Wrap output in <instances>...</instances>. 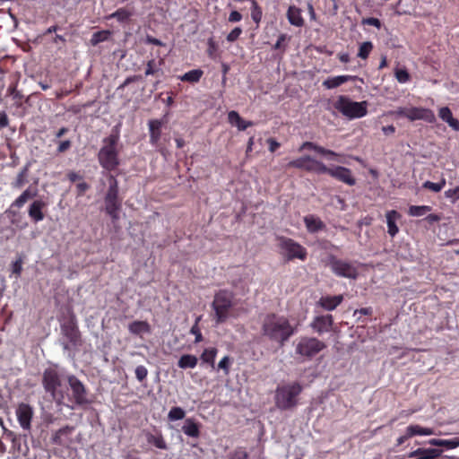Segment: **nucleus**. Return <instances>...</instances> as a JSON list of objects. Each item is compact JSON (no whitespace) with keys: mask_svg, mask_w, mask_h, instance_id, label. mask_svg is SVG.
<instances>
[{"mask_svg":"<svg viewBox=\"0 0 459 459\" xmlns=\"http://www.w3.org/2000/svg\"><path fill=\"white\" fill-rule=\"evenodd\" d=\"M76 187L78 190V195H82L89 189L90 186L86 182H81L77 184Z\"/></svg>","mask_w":459,"mask_h":459,"instance_id":"0e129e2a","label":"nucleus"},{"mask_svg":"<svg viewBox=\"0 0 459 459\" xmlns=\"http://www.w3.org/2000/svg\"><path fill=\"white\" fill-rule=\"evenodd\" d=\"M232 299V293L227 290H221L215 295L212 308L215 312L217 324L225 322L229 317L230 309L233 305Z\"/></svg>","mask_w":459,"mask_h":459,"instance_id":"1a4fd4ad","label":"nucleus"},{"mask_svg":"<svg viewBox=\"0 0 459 459\" xmlns=\"http://www.w3.org/2000/svg\"><path fill=\"white\" fill-rule=\"evenodd\" d=\"M365 23H367L368 25L375 26L377 28H380V26H381L380 21L378 19H377V18H368L365 21Z\"/></svg>","mask_w":459,"mask_h":459,"instance_id":"774afa93","label":"nucleus"},{"mask_svg":"<svg viewBox=\"0 0 459 459\" xmlns=\"http://www.w3.org/2000/svg\"><path fill=\"white\" fill-rule=\"evenodd\" d=\"M267 143L269 144V151L272 152H274L280 147V143L273 138H269Z\"/></svg>","mask_w":459,"mask_h":459,"instance_id":"e2e57ef3","label":"nucleus"},{"mask_svg":"<svg viewBox=\"0 0 459 459\" xmlns=\"http://www.w3.org/2000/svg\"><path fill=\"white\" fill-rule=\"evenodd\" d=\"M329 167L325 165L322 161L313 158L311 171L316 174H328Z\"/></svg>","mask_w":459,"mask_h":459,"instance_id":"ea45409f","label":"nucleus"},{"mask_svg":"<svg viewBox=\"0 0 459 459\" xmlns=\"http://www.w3.org/2000/svg\"><path fill=\"white\" fill-rule=\"evenodd\" d=\"M207 45H208L207 55L211 58H214L215 53H216L217 48H218L217 44L215 43V41L212 39H209L208 42H207Z\"/></svg>","mask_w":459,"mask_h":459,"instance_id":"5fc2aeb1","label":"nucleus"},{"mask_svg":"<svg viewBox=\"0 0 459 459\" xmlns=\"http://www.w3.org/2000/svg\"><path fill=\"white\" fill-rule=\"evenodd\" d=\"M278 247H280L281 254L284 255L287 260L298 258L303 261L307 257L306 248L291 238L279 237Z\"/></svg>","mask_w":459,"mask_h":459,"instance_id":"9b49d317","label":"nucleus"},{"mask_svg":"<svg viewBox=\"0 0 459 459\" xmlns=\"http://www.w3.org/2000/svg\"><path fill=\"white\" fill-rule=\"evenodd\" d=\"M217 355V349L216 348H208L204 351V352L201 355V359L205 362L209 363L212 368H214V360Z\"/></svg>","mask_w":459,"mask_h":459,"instance_id":"4c0bfd02","label":"nucleus"},{"mask_svg":"<svg viewBox=\"0 0 459 459\" xmlns=\"http://www.w3.org/2000/svg\"><path fill=\"white\" fill-rule=\"evenodd\" d=\"M64 335L69 340L70 343L77 346L81 342L80 333L77 327L74 325H67L62 327Z\"/></svg>","mask_w":459,"mask_h":459,"instance_id":"b1692460","label":"nucleus"},{"mask_svg":"<svg viewBox=\"0 0 459 459\" xmlns=\"http://www.w3.org/2000/svg\"><path fill=\"white\" fill-rule=\"evenodd\" d=\"M391 114L397 117H406L411 122L416 120H423L430 124L436 122L434 112L429 108L421 107H399L392 111Z\"/></svg>","mask_w":459,"mask_h":459,"instance_id":"0eeeda50","label":"nucleus"},{"mask_svg":"<svg viewBox=\"0 0 459 459\" xmlns=\"http://www.w3.org/2000/svg\"><path fill=\"white\" fill-rule=\"evenodd\" d=\"M385 218L387 224V232L392 238H394L399 231V229L396 225V221L401 218V215L398 212L392 210L386 212Z\"/></svg>","mask_w":459,"mask_h":459,"instance_id":"aec40b11","label":"nucleus"},{"mask_svg":"<svg viewBox=\"0 0 459 459\" xmlns=\"http://www.w3.org/2000/svg\"><path fill=\"white\" fill-rule=\"evenodd\" d=\"M316 144L315 143H312V142H305L302 143V145L299 147V151H303V150H312V151H315L316 150Z\"/></svg>","mask_w":459,"mask_h":459,"instance_id":"69168bd1","label":"nucleus"},{"mask_svg":"<svg viewBox=\"0 0 459 459\" xmlns=\"http://www.w3.org/2000/svg\"><path fill=\"white\" fill-rule=\"evenodd\" d=\"M242 15L238 11H232L229 15V22H238L241 21Z\"/></svg>","mask_w":459,"mask_h":459,"instance_id":"13d9d810","label":"nucleus"},{"mask_svg":"<svg viewBox=\"0 0 459 459\" xmlns=\"http://www.w3.org/2000/svg\"><path fill=\"white\" fill-rule=\"evenodd\" d=\"M200 320V317H198L195 321V324L191 327L190 333L195 335V342H200L203 340L202 333L198 327V322Z\"/></svg>","mask_w":459,"mask_h":459,"instance_id":"8fccbe9b","label":"nucleus"},{"mask_svg":"<svg viewBox=\"0 0 459 459\" xmlns=\"http://www.w3.org/2000/svg\"><path fill=\"white\" fill-rule=\"evenodd\" d=\"M372 48H373V45L370 41L363 42L359 46L358 56L362 59H366L368 56L370 51L372 50Z\"/></svg>","mask_w":459,"mask_h":459,"instance_id":"37998d69","label":"nucleus"},{"mask_svg":"<svg viewBox=\"0 0 459 459\" xmlns=\"http://www.w3.org/2000/svg\"><path fill=\"white\" fill-rule=\"evenodd\" d=\"M65 381L71 390V394L67 395L70 402L77 406L86 405L91 403L85 385L77 377L74 375H67Z\"/></svg>","mask_w":459,"mask_h":459,"instance_id":"9d476101","label":"nucleus"},{"mask_svg":"<svg viewBox=\"0 0 459 459\" xmlns=\"http://www.w3.org/2000/svg\"><path fill=\"white\" fill-rule=\"evenodd\" d=\"M26 183V178L22 175L18 174L16 179L12 183L13 188H21Z\"/></svg>","mask_w":459,"mask_h":459,"instance_id":"4d7b16f0","label":"nucleus"},{"mask_svg":"<svg viewBox=\"0 0 459 459\" xmlns=\"http://www.w3.org/2000/svg\"><path fill=\"white\" fill-rule=\"evenodd\" d=\"M356 76L352 75H338L333 77H329L323 82V85L326 89H334L347 82L354 81Z\"/></svg>","mask_w":459,"mask_h":459,"instance_id":"5701e85b","label":"nucleus"},{"mask_svg":"<svg viewBox=\"0 0 459 459\" xmlns=\"http://www.w3.org/2000/svg\"><path fill=\"white\" fill-rule=\"evenodd\" d=\"M251 18L252 20L258 24L263 16V12L260 6L258 5L257 2L255 0H251Z\"/></svg>","mask_w":459,"mask_h":459,"instance_id":"58836bf2","label":"nucleus"},{"mask_svg":"<svg viewBox=\"0 0 459 459\" xmlns=\"http://www.w3.org/2000/svg\"><path fill=\"white\" fill-rule=\"evenodd\" d=\"M37 195L36 191H32L30 187L24 190L12 204L13 207L22 208L29 199L33 198Z\"/></svg>","mask_w":459,"mask_h":459,"instance_id":"c756f323","label":"nucleus"},{"mask_svg":"<svg viewBox=\"0 0 459 459\" xmlns=\"http://www.w3.org/2000/svg\"><path fill=\"white\" fill-rule=\"evenodd\" d=\"M241 33L242 29L240 27H236L227 35V40L229 42H234L239 38Z\"/></svg>","mask_w":459,"mask_h":459,"instance_id":"603ef678","label":"nucleus"},{"mask_svg":"<svg viewBox=\"0 0 459 459\" xmlns=\"http://www.w3.org/2000/svg\"><path fill=\"white\" fill-rule=\"evenodd\" d=\"M408 431V436H430L434 433L433 429L430 428H423L420 425H410L406 428Z\"/></svg>","mask_w":459,"mask_h":459,"instance_id":"7c9ffc66","label":"nucleus"},{"mask_svg":"<svg viewBox=\"0 0 459 459\" xmlns=\"http://www.w3.org/2000/svg\"><path fill=\"white\" fill-rule=\"evenodd\" d=\"M294 332V327L283 316L269 314L263 320L262 333L271 341L283 344Z\"/></svg>","mask_w":459,"mask_h":459,"instance_id":"f257e3e1","label":"nucleus"},{"mask_svg":"<svg viewBox=\"0 0 459 459\" xmlns=\"http://www.w3.org/2000/svg\"><path fill=\"white\" fill-rule=\"evenodd\" d=\"M445 195L452 199L453 203L456 202L459 199V186L455 188L446 190Z\"/></svg>","mask_w":459,"mask_h":459,"instance_id":"6e6d98bb","label":"nucleus"},{"mask_svg":"<svg viewBox=\"0 0 459 459\" xmlns=\"http://www.w3.org/2000/svg\"><path fill=\"white\" fill-rule=\"evenodd\" d=\"M118 140L119 134L117 133L111 134L103 139V146L98 153V160L100 166L107 170H113L119 164L118 152L117 151Z\"/></svg>","mask_w":459,"mask_h":459,"instance_id":"7ed1b4c3","label":"nucleus"},{"mask_svg":"<svg viewBox=\"0 0 459 459\" xmlns=\"http://www.w3.org/2000/svg\"><path fill=\"white\" fill-rule=\"evenodd\" d=\"M343 300L342 295L323 296L318 300V305L327 311L334 310Z\"/></svg>","mask_w":459,"mask_h":459,"instance_id":"f3484780","label":"nucleus"},{"mask_svg":"<svg viewBox=\"0 0 459 459\" xmlns=\"http://www.w3.org/2000/svg\"><path fill=\"white\" fill-rule=\"evenodd\" d=\"M160 71V64H157L154 59L150 60L147 63V67L145 70V75H153Z\"/></svg>","mask_w":459,"mask_h":459,"instance_id":"49530a36","label":"nucleus"},{"mask_svg":"<svg viewBox=\"0 0 459 459\" xmlns=\"http://www.w3.org/2000/svg\"><path fill=\"white\" fill-rule=\"evenodd\" d=\"M182 431L191 437H198L200 435L199 426L192 419L186 420Z\"/></svg>","mask_w":459,"mask_h":459,"instance_id":"cd10ccee","label":"nucleus"},{"mask_svg":"<svg viewBox=\"0 0 459 459\" xmlns=\"http://www.w3.org/2000/svg\"><path fill=\"white\" fill-rule=\"evenodd\" d=\"M73 428L64 427L58 429L51 437L53 444L56 445H65L66 441L64 439L65 436L71 434Z\"/></svg>","mask_w":459,"mask_h":459,"instance_id":"72a5a7b5","label":"nucleus"},{"mask_svg":"<svg viewBox=\"0 0 459 459\" xmlns=\"http://www.w3.org/2000/svg\"><path fill=\"white\" fill-rule=\"evenodd\" d=\"M430 211L431 207L429 205H411L408 210V214L413 217H421Z\"/></svg>","mask_w":459,"mask_h":459,"instance_id":"c9c22d12","label":"nucleus"},{"mask_svg":"<svg viewBox=\"0 0 459 459\" xmlns=\"http://www.w3.org/2000/svg\"><path fill=\"white\" fill-rule=\"evenodd\" d=\"M328 175L348 186H354L356 184V179L352 176L351 170L342 166L329 168Z\"/></svg>","mask_w":459,"mask_h":459,"instance_id":"4468645a","label":"nucleus"},{"mask_svg":"<svg viewBox=\"0 0 459 459\" xmlns=\"http://www.w3.org/2000/svg\"><path fill=\"white\" fill-rule=\"evenodd\" d=\"M395 78L400 83H406L410 80V74L405 69H397Z\"/></svg>","mask_w":459,"mask_h":459,"instance_id":"de8ad7c7","label":"nucleus"},{"mask_svg":"<svg viewBox=\"0 0 459 459\" xmlns=\"http://www.w3.org/2000/svg\"><path fill=\"white\" fill-rule=\"evenodd\" d=\"M108 188L105 195V210L113 220H117L121 208V201L118 199V183L111 174L108 175Z\"/></svg>","mask_w":459,"mask_h":459,"instance_id":"6e6552de","label":"nucleus"},{"mask_svg":"<svg viewBox=\"0 0 459 459\" xmlns=\"http://www.w3.org/2000/svg\"><path fill=\"white\" fill-rule=\"evenodd\" d=\"M198 359L191 354H185L180 357L178 361V368L182 369L194 368L196 367Z\"/></svg>","mask_w":459,"mask_h":459,"instance_id":"c85d7f7f","label":"nucleus"},{"mask_svg":"<svg viewBox=\"0 0 459 459\" xmlns=\"http://www.w3.org/2000/svg\"><path fill=\"white\" fill-rule=\"evenodd\" d=\"M71 147V142L69 140L63 141L59 143L57 152H64Z\"/></svg>","mask_w":459,"mask_h":459,"instance_id":"052dcab7","label":"nucleus"},{"mask_svg":"<svg viewBox=\"0 0 459 459\" xmlns=\"http://www.w3.org/2000/svg\"><path fill=\"white\" fill-rule=\"evenodd\" d=\"M287 18L289 22L296 27H302L304 25V19L301 16V10L295 5L289 7L287 11Z\"/></svg>","mask_w":459,"mask_h":459,"instance_id":"393cba45","label":"nucleus"},{"mask_svg":"<svg viewBox=\"0 0 459 459\" xmlns=\"http://www.w3.org/2000/svg\"><path fill=\"white\" fill-rule=\"evenodd\" d=\"M326 265L330 268L332 273L338 277L355 280L359 274L358 268L354 262L340 259L335 255L328 256Z\"/></svg>","mask_w":459,"mask_h":459,"instance_id":"423d86ee","label":"nucleus"},{"mask_svg":"<svg viewBox=\"0 0 459 459\" xmlns=\"http://www.w3.org/2000/svg\"><path fill=\"white\" fill-rule=\"evenodd\" d=\"M367 106L366 101H352L345 96H340L334 103V108L351 119L360 118L366 116Z\"/></svg>","mask_w":459,"mask_h":459,"instance_id":"39448f33","label":"nucleus"},{"mask_svg":"<svg viewBox=\"0 0 459 459\" xmlns=\"http://www.w3.org/2000/svg\"><path fill=\"white\" fill-rule=\"evenodd\" d=\"M443 453V450L437 448H418L409 453L408 457L414 459H437Z\"/></svg>","mask_w":459,"mask_h":459,"instance_id":"dca6fc26","label":"nucleus"},{"mask_svg":"<svg viewBox=\"0 0 459 459\" xmlns=\"http://www.w3.org/2000/svg\"><path fill=\"white\" fill-rule=\"evenodd\" d=\"M22 271V258H18L12 264V272L13 274H15L17 277L21 275V273Z\"/></svg>","mask_w":459,"mask_h":459,"instance_id":"864d4df0","label":"nucleus"},{"mask_svg":"<svg viewBox=\"0 0 459 459\" xmlns=\"http://www.w3.org/2000/svg\"><path fill=\"white\" fill-rule=\"evenodd\" d=\"M287 35L286 34H281L279 37H278V39L276 41V43L274 44V48L275 49H278V48H281V45L282 43L287 39Z\"/></svg>","mask_w":459,"mask_h":459,"instance_id":"338daca9","label":"nucleus"},{"mask_svg":"<svg viewBox=\"0 0 459 459\" xmlns=\"http://www.w3.org/2000/svg\"><path fill=\"white\" fill-rule=\"evenodd\" d=\"M304 222L309 233H316L325 227V223L315 215L305 216Z\"/></svg>","mask_w":459,"mask_h":459,"instance_id":"412c9836","label":"nucleus"},{"mask_svg":"<svg viewBox=\"0 0 459 459\" xmlns=\"http://www.w3.org/2000/svg\"><path fill=\"white\" fill-rule=\"evenodd\" d=\"M15 415L22 430L30 432L34 416L33 408L28 403H21L15 409Z\"/></svg>","mask_w":459,"mask_h":459,"instance_id":"ddd939ff","label":"nucleus"},{"mask_svg":"<svg viewBox=\"0 0 459 459\" xmlns=\"http://www.w3.org/2000/svg\"><path fill=\"white\" fill-rule=\"evenodd\" d=\"M325 348V344L314 337H302L296 344L295 351L301 357L312 358Z\"/></svg>","mask_w":459,"mask_h":459,"instance_id":"f8f14e48","label":"nucleus"},{"mask_svg":"<svg viewBox=\"0 0 459 459\" xmlns=\"http://www.w3.org/2000/svg\"><path fill=\"white\" fill-rule=\"evenodd\" d=\"M438 117L441 120L447 123L453 130L459 131V120L453 117L452 111L448 107L439 108Z\"/></svg>","mask_w":459,"mask_h":459,"instance_id":"6ab92c4d","label":"nucleus"},{"mask_svg":"<svg viewBox=\"0 0 459 459\" xmlns=\"http://www.w3.org/2000/svg\"><path fill=\"white\" fill-rule=\"evenodd\" d=\"M333 324V318L332 315L317 316L310 324L312 329L319 334L328 333L331 331Z\"/></svg>","mask_w":459,"mask_h":459,"instance_id":"2eb2a0df","label":"nucleus"},{"mask_svg":"<svg viewBox=\"0 0 459 459\" xmlns=\"http://www.w3.org/2000/svg\"><path fill=\"white\" fill-rule=\"evenodd\" d=\"M65 377L55 368H48L43 372L42 385L44 390L50 394L57 404H61L65 401V395L62 385Z\"/></svg>","mask_w":459,"mask_h":459,"instance_id":"f03ea898","label":"nucleus"},{"mask_svg":"<svg viewBox=\"0 0 459 459\" xmlns=\"http://www.w3.org/2000/svg\"><path fill=\"white\" fill-rule=\"evenodd\" d=\"M231 459H248V455L246 451L238 450L233 454Z\"/></svg>","mask_w":459,"mask_h":459,"instance_id":"680f3d73","label":"nucleus"},{"mask_svg":"<svg viewBox=\"0 0 459 459\" xmlns=\"http://www.w3.org/2000/svg\"><path fill=\"white\" fill-rule=\"evenodd\" d=\"M204 72L200 69H194L186 72L180 76V80L183 82H197L203 76Z\"/></svg>","mask_w":459,"mask_h":459,"instance_id":"f704fd0d","label":"nucleus"},{"mask_svg":"<svg viewBox=\"0 0 459 459\" xmlns=\"http://www.w3.org/2000/svg\"><path fill=\"white\" fill-rule=\"evenodd\" d=\"M313 157L309 155L299 157L289 162L288 167H293L310 172Z\"/></svg>","mask_w":459,"mask_h":459,"instance_id":"bb28decb","label":"nucleus"},{"mask_svg":"<svg viewBox=\"0 0 459 459\" xmlns=\"http://www.w3.org/2000/svg\"><path fill=\"white\" fill-rule=\"evenodd\" d=\"M133 13L125 8H119L113 13H111L108 18H116L119 22H126L129 21L132 17Z\"/></svg>","mask_w":459,"mask_h":459,"instance_id":"e433bc0d","label":"nucleus"},{"mask_svg":"<svg viewBox=\"0 0 459 459\" xmlns=\"http://www.w3.org/2000/svg\"><path fill=\"white\" fill-rule=\"evenodd\" d=\"M45 203L41 200H35L29 207V216L35 221L39 222L44 220V213L42 209L45 207Z\"/></svg>","mask_w":459,"mask_h":459,"instance_id":"a211bd4d","label":"nucleus"},{"mask_svg":"<svg viewBox=\"0 0 459 459\" xmlns=\"http://www.w3.org/2000/svg\"><path fill=\"white\" fill-rule=\"evenodd\" d=\"M148 442L154 445L156 447L160 449H167V444L163 439L162 436H152L151 435L148 437Z\"/></svg>","mask_w":459,"mask_h":459,"instance_id":"c03bdc74","label":"nucleus"},{"mask_svg":"<svg viewBox=\"0 0 459 459\" xmlns=\"http://www.w3.org/2000/svg\"><path fill=\"white\" fill-rule=\"evenodd\" d=\"M186 416L185 411L181 407H172L168 414V419L170 421H176L184 419Z\"/></svg>","mask_w":459,"mask_h":459,"instance_id":"79ce46f5","label":"nucleus"},{"mask_svg":"<svg viewBox=\"0 0 459 459\" xmlns=\"http://www.w3.org/2000/svg\"><path fill=\"white\" fill-rule=\"evenodd\" d=\"M108 31H98V32L93 33V35L91 36V45L96 46L99 43L106 40L108 38Z\"/></svg>","mask_w":459,"mask_h":459,"instance_id":"a18cd8bd","label":"nucleus"},{"mask_svg":"<svg viewBox=\"0 0 459 459\" xmlns=\"http://www.w3.org/2000/svg\"><path fill=\"white\" fill-rule=\"evenodd\" d=\"M302 392L299 383H291L278 386L275 391V404L281 410L294 408L298 403V396Z\"/></svg>","mask_w":459,"mask_h":459,"instance_id":"20e7f679","label":"nucleus"},{"mask_svg":"<svg viewBox=\"0 0 459 459\" xmlns=\"http://www.w3.org/2000/svg\"><path fill=\"white\" fill-rule=\"evenodd\" d=\"M162 122L160 120H150L149 121V131H150V142L152 145H157L160 138V129Z\"/></svg>","mask_w":459,"mask_h":459,"instance_id":"a878e982","label":"nucleus"},{"mask_svg":"<svg viewBox=\"0 0 459 459\" xmlns=\"http://www.w3.org/2000/svg\"><path fill=\"white\" fill-rule=\"evenodd\" d=\"M9 125V119L4 111H0V128H4Z\"/></svg>","mask_w":459,"mask_h":459,"instance_id":"bf43d9fd","label":"nucleus"},{"mask_svg":"<svg viewBox=\"0 0 459 459\" xmlns=\"http://www.w3.org/2000/svg\"><path fill=\"white\" fill-rule=\"evenodd\" d=\"M228 120L231 126H237L239 131H244L247 127L253 126L251 121L244 120L237 111H230L228 113Z\"/></svg>","mask_w":459,"mask_h":459,"instance_id":"4be33fe9","label":"nucleus"},{"mask_svg":"<svg viewBox=\"0 0 459 459\" xmlns=\"http://www.w3.org/2000/svg\"><path fill=\"white\" fill-rule=\"evenodd\" d=\"M134 373H135V377L137 378V380L142 382L146 378V377L148 375V370L144 366L140 365V366L136 367Z\"/></svg>","mask_w":459,"mask_h":459,"instance_id":"09e8293b","label":"nucleus"},{"mask_svg":"<svg viewBox=\"0 0 459 459\" xmlns=\"http://www.w3.org/2000/svg\"><path fill=\"white\" fill-rule=\"evenodd\" d=\"M230 357L224 356L218 363V368L222 369L224 371L225 375H228L230 372Z\"/></svg>","mask_w":459,"mask_h":459,"instance_id":"3c124183","label":"nucleus"},{"mask_svg":"<svg viewBox=\"0 0 459 459\" xmlns=\"http://www.w3.org/2000/svg\"><path fill=\"white\" fill-rule=\"evenodd\" d=\"M446 186V179L442 178L439 182L434 183L431 181H426L423 183L422 186L426 189H429L434 193L440 192L443 187Z\"/></svg>","mask_w":459,"mask_h":459,"instance_id":"a19ab883","label":"nucleus"},{"mask_svg":"<svg viewBox=\"0 0 459 459\" xmlns=\"http://www.w3.org/2000/svg\"><path fill=\"white\" fill-rule=\"evenodd\" d=\"M128 329L131 333L137 335L150 332V326L144 321H134L129 325Z\"/></svg>","mask_w":459,"mask_h":459,"instance_id":"473e14b6","label":"nucleus"},{"mask_svg":"<svg viewBox=\"0 0 459 459\" xmlns=\"http://www.w3.org/2000/svg\"><path fill=\"white\" fill-rule=\"evenodd\" d=\"M431 446H446L448 449H454L459 446V440L457 438L453 439H437L432 438L428 442Z\"/></svg>","mask_w":459,"mask_h":459,"instance_id":"2f4dec72","label":"nucleus"}]
</instances>
